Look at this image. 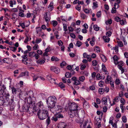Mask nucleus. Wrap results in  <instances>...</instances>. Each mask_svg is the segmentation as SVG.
<instances>
[{"label":"nucleus","mask_w":128,"mask_h":128,"mask_svg":"<svg viewBox=\"0 0 128 128\" xmlns=\"http://www.w3.org/2000/svg\"><path fill=\"white\" fill-rule=\"evenodd\" d=\"M47 79L48 80L50 81V82L51 83H55V79L52 78L51 77L50 75H48L47 76Z\"/></svg>","instance_id":"obj_20"},{"label":"nucleus","mask_w":128,"mask_h":128,"mask_svg":"<svg viewBox=\"0 0 128 128\" xmlns=\"http://www.w3.org/2000/svg\"><path fill=\"white\" fill-rule=\"evenodd\" d=\"M71 80L72 81L74 82L73 84L75 85H78L81 84L80 81L78 80L77 78L76 77H72L71 78Z\"/></svg>","instance_id":"obj_6"},{"label":"nucleus","mask_w":128,"mask_h":128,"mask_svg":"<svg viewBox=\"0 0 128 128\" xmlns=\"http://www.w3.org/2000/svg\"><path fill=\"white\" fill-rule=\"evenodd\" d=\"M58 86L61 89L64 88L65 87L64 84L62 82L60 83L59 84Z\"/></svg>","instance_id":"obj_52"},{"label":"nucleus","mask_w":128,"mask_h":128,"mask_svg":"<svg viewBox=\"0 0 128 128\" xmlns=\"http://www.w3.org/2000/svg\"><path fill=\"white\" fill-rule=\"evenodd\" d=\"M121 82L119 78H116L115 80V83L116 85H119L121 84Z\"/></svg>","instance_id":"obj_32"},{"label":"nucleus","mask_w":128,"mask_h":128,"mask_svg":"<svg viewBox=\"0 0 128 128\" xmlns=\"http://www.w3.org/2000/svg\"><path fill=\"white\" fill-rule=\"evenodd\" d=\"M86 58L87 59V60L89 62H90L92 60V58L91 56L90 55H88Z\"/></svg>","instance_id":"obj_59"},{"label":"nucleus","mask_w":128,"mask_h":128,"mask_svg":"<svg viewBox=\"0 0 128 128\" xmlns=\"http://www.w3.org/2000/svg\"><path fill=\"white\" fill-rule=\"evenodd\" d=\"M104 92V89L102 88H99L98 90V92L100 94H102Z\"/></svg>","instance_id":"obj_35"},{"label":"nucleus","mask_w":128,"mask_h":128,"mask_svg":"<svg viewBox=\"0 0 128 128\" xmlns=\"http://www.w3.org/2000/svg\"><path fill=\"white\" fill-rule=\"evenodd\" d=\"M118 96L116 97L114 100L113 103L112 104V105H113L115 104V102H117L118 101Z\"/></svg>","instance_id":"obj_55"},{"label":"nucleus","mask_w":128,"mask_h":128,"mask_svg":"<svg viewBox=\"0 0 128 128\" xmlns=\"http://www.w3.org/2000/svg\"><path fill=\"white\" fill-rule=\"evenodd\" d=\"M54 8V6L53 3L51 2L50 3L49 5L48 6V8H47V10L48 12H50L52 11Z\"/></svg>","instance_id":"obj_11"},{"label":"nucleus","mask_w":128,"mask_h":128,"mask_svg":"<svg viewBox=\"0 0 128 128\" xmlns=\"http://www.w3.org/2000/svg\"><path fill=\"white\" fill-rule=\"evenodd\" d=\"M115 64L118 65V68L124 65L123 62L122 61L118 62L117 64Z\"/></svg>","instance_id":"obj_30"},{"label":"nucleus","mask_w":128,"mask_h":128,"mask_svg":"<svg viewBox=\"0 0 128 128\" xmlns=\"http://www.w3.org/2000/svg\"><path fill=\"white\" fill-rule=\"evenodd\" d=\"M83 107L85 108H86L87 107H88L89 106V104L88 103L86 102H84L83 105Z\"/></svg>","instance_id":"obj_42"},{"label":"nucleus","mask_w":128,"mask_h":128,"mask_svg":"<svg viewBox=\"0 0 128 128\" xmlns=\"http://www.w3.org/2000/svg\"><path fill=\"white\" fill-rule=\"evenodd\" d=\"M119 88L122 91H124L125 88L124 86L122 84H120V85L118 86Z\"/></svg>","instance_id":"obj_38"},{"label":"nucleus","mask_w":128,"mask_h":128,"mask_svg":"<svg viewBox=\"0 0 128 128\" xmlns=\"http://www.w3.org/2000/svg\"><path fill=\"white\" fill-rule=\"evenodd\" d=\"M120 24L122 25H124L126 23V20L125 19H124L121 20H120Z\"/></svg>","instance_id":"obj_47"},{"label":"nucleus","mask_w":128,"mask_h":128,"mask_svg":"<svg viewBox=\"0 0 128 128\" xmlns=\"http://www.w3.org/2000/svg\"><path fill=\"white\" fill-rule=\"evenodd\" d=\"M3 97L4 98H5L6 100L8 101L9 100V95L8 94H6L5 93H4L3 94Z\"/></svg>","instance_id":"obj_26"},{"label":"nucleus","mask_w":128,"mask_h":128,"mask_svg":"<svg viewBox=\"0 0 128 128\" xmlns=\"http://www.w3.org/2000/svg\"><path fill=\"white\" fill-rule=\"evenodd\" d=\"M6 88L4 86L0 85V94H2L5 93L4 92Z\"/></svg>","instance_id":"obj_18"},{"label":"nucleus","mask_w":128,"mask_h":128,"mask_svg":"<svg viewBox=\"0 0 128 128\" xmlns=\"http://www.w3.org/2000/svg\"><path fill=\"white\" fill-rule=\"evenodd\" d=\"M47 102L48 105V108H52L55 106L56 103L50 101H48Z\"/></svg>","instance_id":"obj_16"},{"label":"nucleus","mask_w":128,"mask_h":128,"mask_svg":"<svg viewBox=\"0 0 128 128\" xmlns=\"http://www.w3.org/2000/svg\"><path fill=\"white\" fill-rule=\"evenodd\" d=\"M80 68L82 70H84L86 67V65L83 64H81L80 65Z\"/></svg>","instance_id":"obj_44"},{"label":"nucleus","mask_w":128,"mask_h":128,"mask_svg":"<svg viewBox=\"0 0 128 128\" xmlns=\"http://www.w3.org/2000/svg\"><path fill=\"white\" fill-rule=\"evenodd\" d=\"M27 102L29 104L30 106L34 104V101H33L31 97L28 98H27Z\"/></svg>","instance_id":"obj_14"},{"label":"nucleus","mask_w":128,"mask_h":128,"mask_svg":"<svg viewBox=\"0 0 128 128\" xmlns=\"http://www.w3.org/2000/svg\"><path fill=\"white\" fill-rule=\"evenodd\" d=\"M95 49H96V52H100V48L98 46H96L94 47Z\"/></svg>","instance_id":"obj_64"},{"label":"nucleus","mask_w":128,"mask_h":128,"mask_svg":"<svg viewBox=\"0 0 128 128\" xmlns=\"http://www.w3.org/2000/svg\"><path fill=\"white\" fill-rule=\"evenodd\" d=\"M4 102V98L2 97H0V105H3Z\"/></svg>","instance_id":"obj_36"},{"label":"nucleus","mask_w":128,"mask_h":128,"mask_svg":"<svg viewBox=\"0 0 128 128\" xmlns=\"http://www.w3.org/2000/svg\"><path fill=\"white\" fill-rule=\"evenodd\" d=\"M103 39L105 42H108L110 40V38L105 36H103Z\"/></svg>","instance_id":"obj_24"},{"label":"nucleus","mask_w":128,"mask_h":128,"mask_svg":"<svg viewBox=\"0 0 128 128\" xmlns=\"http://www.w3.org/2000/svg\"><path fill=\"white\" fill-rule=\"evenodd\" d=\"M117 43L118 46L120 47H122L124 45L122 42L120 41V40L119 39L117 40Z\"/></svg>","instance_id":"obj_25"},{"label":"nucleus","mask_w":128,"mask_h":128,"mask_svg":"<svg viewBox=\"0 0 128 128\" xmlns=\"http://www.w3.org/2000/svg\"><path fill=\"white\" fill-rule=\"evenodd\" d=\"M80 17L83 20L87 18L86 15L84 13L80 14Z\"/></svg>","instance_id":"obj_39"},{"label":"nucleus","mask_w":128,"mask_h":128,"mask_svg":"<svg viewBox=\"0 0 128 128\" xmlns=\"http://www.w3.org/2000/svg\"><path fill=\"white\" fill-rule=\"evenodd\" d=\"M98 61L96 60H93L92 62V65L94 66H96L98 64Z\"/></svg>","instance_id":"obj_51"},{"label":"nucleus","mask_w":128,"mask_h":128,"mask_svg":"<svg viewBox=\"0 0 128 128\" xmlns=\"http://www.w3.org/2000/svg\"><path fill=\"white\" fill-rule=\"evenodd\" d=\"M30 106L26 105L24 107L25 110L27 112H30V110L31 109V108H30Z\"/></svg>","instance_id":"obj_33"},{"label":"nucleus","mask_w":128,"mask_h":128,"mask_svg":"<svg viewBox=\"0 0 128 128\" xmlns=\"http://www.w3.org/2000/svg\"><path fill=\"white\" fill-rule=\"evenodd\" d=\"M102 100L104 102V104H106L107 102V98L106 97H103L102 98Z\"/></svg>","instance_id":"obj_53"},{"label":"nucleus","mask_w":128,"mask_h":128,"mask_svg":"<svg viewBox=\"0 0 128 128\" xmlns=\"http://www.w3.org/2000/svg\"><path fill=\"white\" fill-rule=\"evenodd\" d=\"M93 5L92 8L93 9H94L98 7V2H94L93 3Z\"/></svg>","instance_id":"obj_27"},{"label":"nucleus","mask_w":128,"mask_h":128,"mask_svg":"<svg viewBox=\"0 0 128 128\" xmlns=\"http://www.w3.org/2000/svg\"><path fill=\"white\" fill-rule=\"evenodd\" d=\"M104 83V81H100L98 83L99 86L101 87H103Z\"/></svg>","instance_id":"obj_49"},{"label":"nucleus","mask_w":128,"mask_h":128,"mask_svg":"<svg viewBox=\"0 0 128 128\" xmlns=\"http://www.w3.org/2000/svg\"><path fill=\"white\" fill-rule=\"evenodd\" d=\"M66 126V124L64 122L60 123L58 125V128H65Z\"/></svg>","instance_id":"obj_15"},{"label":"nucleus","mask_w":128,"mask_h":128,"mask_svg":"<svg viewBox=\"0 0 128 128\" xmlns=\"http://www.w3.org/2000/svg\"><path fill=\"white\" fill-rule=\"evenodd\" d=\"M85 77L84 76H81L78 78V79L80 82H83L85 80Z\"/></svg>","instance_id":"obj_41"},{"label":"nucleus","mask_w":128,"mask_h":128,"mask_svg":"<svg viewBox=\"0 0 128 128\" xmlns=\"http://www.w3.org/2000/svg\"><path fill=\"white\" fill-rule=\"evenodd\" d=\"M42 40L40 38H37L36 40V44H38L40 43Z\"/></svg>","instance_id":"obj_60"},{"label":"nucleus","mask_w":128,"mask_h":128,"mask_svg":"<svg viewBox=\"0 0 128 128\" xmlns=\"http://www.w3.org/2000/svg\"><path fill=\"white\" fill-rule=\"evenodd\" d=\"M101 11H99L96 14V16L98 18L100 17L101 16Z\"/></svg>","instance_id":"obj_58"},{"label":"nucleus","mask_w":128,"mask_h":128,"mask_svg":"<svg viewBox=\"0 0 128 128\" xmlns=\"http://www.w3.org/2000/svg\"><path fill=\"white\" fill-rule=\"evenodd\" d=\"M48 101L56 103V98L54 96L50 97L49 98V100Z\"/></svg>","instance_id":"obj_17"},{"label":"nucleus","mask_w":128,"mask_h":128,"mask_svg":"<svg viewBox=\"0 0 128 128\" xmlns=\"http://www.w3.org/2000/svg\"><path fill=\"white\" fill-rule=\"evenodd\" d=\"M36 32L37 36H40L42 38H43L44 36H46V35L40 27H37L36 28Z\"/></svg>","instance_id":"obj_3"},{"label":"nucleus","mask_w":128,"mask_h":128,"mask_svg":"<svg viewBox=\"0 0 128 128\" xmlns=\"http://www.w3.org/2000/svg\"><path fill=\"white\" fill-rule=\"evenodd\" d=\"M2 61L4 63L10 64L12 63L13 61L11 58H8L4 59L2 60Z\"/></svg>","instance_id":"obj_7"},{"label":"nucleus","mask_w":128,"mask_h":128,"mask_svg":"<svg viewBox=\"0 0 128 128\" xmlns=\"http://www.w3.org/2000/svg\"><path fill=\"white\" fill-rule=\"evenodd\" d=\"M37 115L40 120H43L48 117V113L47 110L44 109L39 111L37 113Z\"/></svg>","instance_id":"obj_2"},{"label":"nucleus","mask_w":128,"mask_h":128,"mask_svg":"<svg viewBox=\"0 0 128 128\" xmlns=\"http://www.w3.org/2000/svg\"><path fill=\"white\" fill-rule=\"evenodd\" d=\"M112 23V20L111 19H108L105 22V23L107 25L111 24Z\"/></svg>","instance_id":"obj_40"},{"label":"nucleus","mask_w":128,"mask_h":128,"mask_svg":"<svg viewBox=\"0 0 128 128\" xmlns=\"http://www.w3.org/2000/svg\"><path fill=\"white\" fill-rule=\"evenodd\" d=\"M35 54L36 53L35 52H31L29 53V56L31 57H32L34 56L35 55Z\"/></svg>","instance_id":"obj_43"},{"label":"nucleus","mask_w":128,"mask_h":128,"mask_svg":"<svg viewBox=\"0 0 128 128\" xmlns=\"http://www.w3.org/2000/svg\"><path fill=\"white\" fill-rule=\"evenodd\" d=\"M122 121L126 123V122L127 121V119L126 116H123L122 118Z\"/></svg>","instance_id":"obj_63"},{"label":"nucleus","mask_w":128,"mask_h":128,"mask_svg":"<svg viewBox=\"0 0 128 128\" xmlns=\"http://www.w3.org/2000/svg\"><path fill=\"white\" fill-rule=\"evenodd\" d=\"M64 30V31H66L68 29L67 26L66 24H63Z\"/></svg>","instance_id":"obj_61"},{"label":"nucleus","mask_w":128,"mask_h":128,"mask_svg":"<svg viewBox=\"0 0 128 128\" xmlns=\"http://www.w3.org/2000/svg\"><path fill=\"white\" fill-rule=\"evenodd\" d=\"M45 59L38 60L37 61V63L38 64H43L45 62Z\"/></svg>","instance_id":"obj_28"},{"label":"nucleus","mask_w":128,"mask_h":128,"mask_svg":"<svg viewBox=\"0 0 128 128\" xmlns=\"http://www.w3.org/2000/svg\"><path fill=\"white\" fill-rule=\"evenodd\" d=\"M58 118L56 116H53L51 120L52 121H56L58 120Z\"/></svg>","instance_id":"obj_57"},{"label":"nucleus","mask_w":128,"mask_h":128,"mask_svg":"<svg viewBox=\"0 0 128 128\" xmlns=\"http://www.w3.org/2000/svg\"><path fill=\"white\" fill-rule=\"evenodd\" d=\"M112 58L114 60V63L115 64H117L118 60L119 59V58L117 56L114 55L112 57Z\"/></svg>","instance_id":"obj_23"},{"label":"nucleus","mask_w":128,"mask_h":128,"mask_svg":"<svg viewBox=\"0 0 128 128\" xmlns=\"http://www.w3.org/2000/svg\"><path fill=\"white\" fill-rule=\"evenodd\" d=\"M50 12H46L44 15V18L46 23H48L50 19Z\"/></svg>","instance_id":"obj_4"},{"label":"nucleus","mask_w":128,"mask_h":128,"mask_svg":"<svg viewBox=\"0 0 128 128\" xmlns=\"http://www.w3.org/2000/svg\"><path fill=\"white\" fill-rule=\"evenodd\" d=\"M100 57L102 61L104 62H105L107 60L106 57L103 54H101L100 55Z\"/></svg>","instance_id":"obj_29"},{"label":"nucleus","mask_w":128,"mask_h":128,"mask_svg":"<svg viewBox=\"0 0 128 128\" xmlns=\"http://www.w3.org/2000/svg\"><path fill=\"white\" fill-rule=\"evenodd\" d=\"M69 108L70 111L69 113L70 115H73V114L74 115L75 114L77 113L78 110H80V108H78L77 104L74 102L71 104Z\"/></svg>","instance_id":"obj_1"},{"label":"nucleus","mask_w":128,"mask_h":128,"mask_svg":"<svg viewBox=\"0 0 128 128\" xmlns=\"http://www.w3.org/2000/svg\"><path fill=\"white\" fill-rule=\"evenodd\" d=\"M36 106L40 110H41V109H42V110H43V108H44V105L43 103L41 102L40 101L38 102L36 104Z\"/></svg>","instance_id":"obj_8"},{"label":"nucleus","mask_w":128,"mask_h":128,"mask_svg":"<svg viewBox=\"0 0 128 128\" xmlns=\"http://www.w3.org/2000/svg\"><path fill=\"white\" fill-rule=\"evenodd\" d=\"M102 69L103 71L104 72V74L108 75V72L107 71L105 65L104 64H102Z\"/></svg>","instance_id":"obj_19"},{"label":"nucleus","mask_w":128,"mask_h":128,"mask_svg":"<svg viewBox=\"0 0 128 128\" xmlns=\"http://www.w3.org/2000/svg\"><path fill=\"white\" fill-rule=\"evenodd\" d=\"M51 60L52 61H56V62H57L59 60V59L56 57L52 56L51 57Z\"/></svg>","instance_id":"obj_31"},{"label":"nucleus","mask_w":128,"mask_h":128,"mask_svg":"<svg viewBox=\"0 0 128 128\" xmlns=\"http://www.w3.org/2000/svg\"><path fill=\"white\" fill-rule=\"evenodd\" d=\"M65 76L67 78H70L72 76L71 73L69 72H66L65 74Z\"/></svg>","instance_id":"obj_54"},{"label":"nucleus","mask_w":128,"mask_h":128,"mask_svg":"<svg viewBox=\"0 0 128 128\" xmlns=\"http://www.w3.org/2000/svg\"><path fill=\"white\" fill-rule=\"evenodd\" d=\"M114 7L112 8L111 12L112 13H115L116 12V9L117 8L119 7L118 4L115 3L114 5Z\"/></svg>","instance_id":"obj_10"},{"label":"nucleus","mask_w":128,"mask_h":128,"mask_svg":"<svg viewBox=\"0 0 128 128\" xmlns=\"http://www.w3.org/2000/svg\"><path fill=\"white\" fill-rule=\"evenodd\" d=\"M26 22L28 24L25 25V23H20L19 24L20 26H21L22 28L23 29L25 28V27H27L30 25V22Z\"/></svg>","instance_id":"obj_22"},{"label":"nucleus","mask_w":128,"mask_h":128,"mask_svg":"<svg viewBox=\"0 0 128 128\" xmlns=\"http://www.w3.org/2000/svg\"><path fill=\"white\" fill-rule=\"evenodd\" d=\"M29 75L28 73V72H21L19 75V76L18 77V78H19L25 76H28Z\"/></svg>","instance_id":"obj_21"},{"label":"nucleus","mask_w":128,"mask_h":128,"mask_svg":"<svg viewBox=\"0 0 128 128\" xmlns=\"http://www.w3.org/2000/svg\"><path fill=\"white\" fill-rule=\"evenodd\" d=\"M39 48L38 45L37 44H35L33 47V50H38Z\"/></svg>","instance_id":"obj_45"},{"label":"nucleus","mask_w":128,"mask_h":128,"mask_svg":"<svg viewBox=\"0 0 128 128\" xmlns=\"http://www.w3.org/2000/svg\"><path fill=\"white\" fill-rule=\"evenodd\" d=\"M57 110L59 112H62V108L60 106H57Z\"/></svg>","instance_id":"obj_46"},{"label":"nucleus","mask_w":128,"mask_h":128,"mask_svg":"<svg viewBox=\"0 0 128 128\" xmlns=\"http://www.w3.org/2000/svg\"><path fill=\"white\" fill-rule=\"evenodd\" d=\"M93 28L96 31H98L99 30V27L96 24L94 25Z\"/></svg>","instance_id":"obj_48"},{"label":"nucleus","mask_w":128,"mask_h":128,"mask_svg":"<svg viewBox=\"0 0 128 128\" xmlns=\"http://www.w3.org/2000/svg\"><path fill=\"white\" fill-rule=\"evenodd\" d=\"M112 30H110V31L107 32L106 34V36L108 37H110L112 34Z\"/></svg>","instance_id":"obj_34"},{"label":"nucleus","mask_w":128,"mask_h":128,"mask_svg":"<svg viewBox=\"0 0 128 128\" xmlns=\"http://www.w3.org/2000/svg\"><path fill=\"white\" fill-rule=\"evenodd\" d=\"M86 122L82 121L80 122V128H85L86 125Z\"/></svg>","instance_id":"obj_12"},{"label":"nucleus","mask_w":128,"mask_h":128,"mask_svg":"<svg viewBox=\"0 0 128 128\" xmlns=\"http://www.w3.org/2000/svg\"><path fill=\"white\" fill-rule=\"evenodd\" d=\"M50 70H51L54 72L55 73L57 74H58L60 72L59 70L56 66H51L50 68Z\"/></svg>","instance_id":"obj_9"},{"label":"nucleus","mask_w":128,"mask_h":128,"mask_svg":"<svg viewBox=\"0 0 128 128\" xmlns=\"http://www.w3.org/2000/svg\"><path fill=\"white\" fill-rule=\"evenodd\" d=\"M120 102L121 104H125L126 103L125 99L123 98H120Z\"/></svg>","instance_id":"obj_37"},{"label":"nucleus","mask_w":128,"mask_h":128,"mask_svg":"<svg viewBox=\"0 0 128 128\" xmlns=\"http://www.w3.org/2000/svg\"><path fill=\"white\" fill-rule=\"evenodd\" d=\"M66 64L65 62H62V63L60 64V66L62 67L66 66Z\"/></svg>","instance_id":"obj_62"},{"label":"nucleus","mask_w":128,"mask_h":128,"mask_svg":"<svg viewBox=\"0 0 128 128\" xmlns=\"http://www.w3.org/2000/svg\"><path fill=\"white\" fill-rule=\"evenodd\" d=\"M118 96L120 97L121 98L124 96V94L122 91H121L119 92Z\"/></svg>","instance_id":"obj_56"},{"label":"nucleus","mask_w":128,"mask_h":128,"mask_svg":"<svg viewBox=\"0 0 128 128\" xmlns=\"http://www.w3.org/2000/svg\"><path fill=\"white\" fill-rule=\"evenodd\" d=\"M118 48L119 47L118 46H116L115 47L113 48L115 52H118Z\"/></svg>","instance_id":"obj_50"},{"label":"nucleus","mask_w":128,"mask_h":128,"mask_svg":"<svg viewBox=\"0 0 128 128\" xmlns=\"http://www.w3.org/2000/svg\"><path fill=\"white\" fill-rule=\"evenodd\" d=\"M22 63L26 65L30 64L29 61L27 58L26 55H24L22 56Z\"/></svg>","instance_id":"obj_5"},{"label":"nucleus","mask_w":128,"mask_h":128,"mask_svg":"<svg viewBox=\"0 0 128 128\" xmlns=\"http://www.w3.org/2000/svg\"><path fill=\"white\" fill-rule=\"evenodd\" d=\"M83 11L86 14H91L92 13V11L90 9H88L87 8H83Z\"/></svg>","instance_id":"obj_13"}]
</instances>
